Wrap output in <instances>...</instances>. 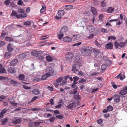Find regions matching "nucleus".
<instances>
[{"mask_svg": "<svg viewBox=\"0 0 127 127\" xmlns=\"http://www.w3.org/2000/svg\"><path fill=\"white\" fill-rule=\"evenodd\" d=\"M92 47L89 46H85L83 47L82 49V53L86 55H89L90 52L92 51Z\"/></svg>", "mask_w": 127, "mask_h": 127, "instance_id": "obj_1", "label": "nucleus"}, {"mask_svg": "<svg viewBox=\"0 0 127 127\" xmlns=\"http://www.w3.org/2000/svg\"><path fill=\"white\" fill-rule=\"evenodd\" d=\"M17 13L16 11L13 10L11 14V16L14 17H16L17 18H22L25 17L27 16V15L26 13L24 14H21L19 15L17 14Z\"/></svg>", "mask_w": 127, "mask_h": 127, "instance_id": "obj_2", "label": "nucleus"}, {"mask_svg": "<svg viewBox=\"0 0 127 127\" xmlns=\"http://www.w3.org/2000/svg\"><path fill=\"white\" fill-rule=\"evenodd\" d=\"M123 15L122 14H120V17H119L117 19H112L109 20V22H111L113 21H118L116 24V25H119L121 24L123 21Z\"/></svg>", "mask_w": 127, "mask_h": 127, "instance_id": "obj_3", "label": "nucleus"}, {"mask_svg": "<svg viewBox=\"0 0 127 127\" xmlns=\"http://www.w3.org/2000/svg\"><path fill=\"white\" fill-rule=\"evenodd\" d=\"M46 73L47 74L49 75L50 76L51 75L54 76L56 74V73L53 70L52 68L51 67H49L46 68Z\"/></svg>", "mask_w": 127, "mask_h": 127, "instance_id": "obj_4", "label": "nucleus"}, {"mask_svg": "<svg viewBox=\"0 0 127 127\" xmlns=\"http://www.w3.org/2000/svg\"><path fill=\"white\" fill-rule=\"evenodd\" d=\"M86 31L89 32H92L95 31V28L92 25H88L86 28Z\"/></svg>", "mask_w": 127, "mask_h": 127, "instance_id": "obj_5", "label": "nucleus"}, {"mask_svg": "<svg viewBox=\"0 0 127 127\" xmlns=\"http://www.w3.org/2000/svg\"><path fill=\"white\" fill-rule=\"evenodd\" d=\"M79 105V104H77L75 102H72L70 104L68 105L67 106V108L69 109H70L73 108H75L76 106Z\"/></svg>", "mask_w": 127, "mask_h": 127, "instance_id": "obj_6", "label": "nucleus"}, {"mask_svg": "<svg viewBox=\"0 0 127 127\" xmlns=\"http://www.w3.org/2000/svg\"><path fill=\"white\" fill-rule=\"evenodd\" d=\"M114 101L117 103L119 102L120 101V97L119 95L115 94L113 96Z\"/></svg>", "mask_w": 127, "mask_h": 127, "instance_id": "obj_7", "label": "nucleus"}, {"mask_svg": "<svg viewBox=\"0 0 127 127\" xmlns=\"http://www.w3.org/2000/svg\"><path fill=\"white\" fill-rule=\"evenodd\" d=\"M7 70L11 74H14L16 72V70L14 67H10L8 68Z\"/></svg>", "mask_w": 127, "mask_h": 127, "instance_id": "obj_8", "label": "nucleus"}, {"mask_svg": "<svg viewBox=\"0 0 127 127\" xmlns=\"http://www.w3.org/2000/svg\"><path fill=\"white\" fill-rule=\"evenodd\" d=\"M74 61L75 63L78 65H81V63L80 57L79 56H76L74 58Z\"/></svg>", "mask_w": 127, "mask_h": 127, "instance_id": "obj_9", "label": "nucleus"}, {"mask_svg": "<svg viewBox=\"0 0 127 127\" xmlns=\"http://www.w3.org/2000/svg\"><path fill=\"white\" fill-rule=\"evenodd\" d=\"M105 48L111 50L113 49V45L112 43L110 42L107 43L105 46Z\"/></svg>", "mask_w": 127, "mask_h": 127, "instance_id": "obj_10", "label": "nucleus"}, {"mask_svg": "<svg viewBox=\"0 0 127 127\" xmlns=\"http://www.w3.org/2000/svg\"><path fill=\"white\" fill-rule=\"evenodd\" d=\"M74 56L73 54L70 52H68L65 55V57L67 59H71Z\"/></svg>", "mask_w": 127, "mask_h": 127, "instance_id": "obj_11", "label": "nucleus"}, {"mask_svg": "<svg viewBox=\"0 0 127 127\" xmlns=\"http://www.w3.org/2000/svg\"><path fill=\"white\" fill-rule=\"evenodd\" d=\"M77 66L79 67L80 65H78L76 63L73 64L72 66V71L74 72L79 71V69L77 68Z\"/></svg>", "mask_w": 127, "mask_h": 127, "instance_id": "obj_12", "label": "nucleus"}, {"mask_svg": "<svg viewBox=\"0 0 127 127\" xmlns=\"http://www.w3.org/2000/svg\"><path fill=\"white\" fill-rule=\"evenodd\" d=\"M63 41L65 42H69L72 41L71 38L69 36H66L63 38Z\"/></svg>", "mask_w": 127, "mask_h": 127, "instance_id": "obj_13", "label": "nucleus"}, {"mask_svg": "<svg viewBox=\"0 0 127 127\" xmlns=\"http://www.w3.org/2000/svg\"><path fill=\"white\" fill-rule=\"evenodd\" d=\"M41 53V52L38 51H33L31 52V54L33 56H38Z\"/></svg>", "mask_w": 127, "mask_h": 127, "instance_id": "obj_14", "label": "nucleus"}, {"mask_svg": "<svg viewBox=\"0 0 127 127\" xmlns=\"http://www.w3.org/2000/svg\"><path fill=\"white\" fill-rule=\"evenodd\" d=\"M67 27L66 26H64L61 28L60 31V33H65L67 31Z\"/></svg>", "mask_w": 127, "mask_h": 127, "instance_id": "obj_15", "label": "nucleus"}, {"mask_svg": "<svg viewBox=\"0 0 127 127\" xmlns=\"http://www.w3.org/2000/svg\"><path fill=\"white\" fill-rule=\"evenodd\" d=\"M72 37L73 39L76 40L80 38L81 36L80 35L78 34L73 35H72Z\"/></svg>", "mask_w": 127, "mask_h": 127, "instance_id": "obj_16", "label": "nucleus"}, {"mask_svg": "<svg viewBox=\"0 0 127 127\" xmlns=\"http://www.w3.org/2000/svg\"><path fill=\"white\" fill-rule=\"evenodd\" d=\"M91 11L93 14L95 15L97 14V11L96 9L94 7H91Z\"/></svg>", "mask_w": 127, "mask_h": 127, "instance_id": "obj_17", "label": "nucleus"}, {"mask_svg": "<svg viewBox=\"0 0 127 127\" xmlns=\"http://www.w3.org/2000/svg\"><path fill=\"white\" fill-rule=\"evenodd\" d=\"M80 96L79 95V94L77 93L76 95H74V98L77 100L76 101L77 104H79L80 101L79 100L80 99Z\"/></svg>", "mask_w": 127, "mask_h": 127, "instance_id": "obj_18", "label": "nucleus"}, {"mask_svg": "<svg viewBox=\"0 0 127 127\" xmlns=\"http://www.w3.org/2000/svg\"><path fill=\"white\" fill-rule=\"evenodd\" d=\"M114 11V8L112 7H109L107 9L106 12L108 13H112Z\"/></svg>", "mask_w": 127, "mask_h": 127, "instance_id": "obj_19", "label": "nucleus"}, {"mask_svg": "<svg viewBox=\"0 0 127 127\" xmlns=\"http://www.w3.org/2000/svg\"><path fill=\"white\" fill-rule=\"evenodd\" d=\"M18 62V60L16 59H15L11 62L10 64L12 65H15Z\"/></svg>", "mask_w": 127, "mask_h": 127, "instance_id": "obj_20", "label": "nucleus"}, {"mask_svg": "<svg viewBox=\"0 0 127 127\" xmlns=\"http://www.w3.org/2000/svg\"><path fill=\"white\" fill-rule=\"evenodd\" d=\"M64 14V11L62 10H60L58 11V14L59 16L62 17L63 16Z\"/></svg>", "mask_w": 127, "mask_h": 127, "instance_id": "obj_21", "label": "nucleus"}, {"mask_svg": "<svg viewBox=\"0 0 127 127\" xmlns=\"http://www.w3.org/2000/svg\"><path fill=\"white\" fill-rule=\"evenodd\" d=\"M6 70L4 67H2V65L0 64V73H5Z\"/></svg>", "mask_w": 127, "mask_h": 127, "instance_id": "obj_22", "label": "nucleus"}, {"mask_svg": "<svg viewBox=\"0 0 127 127\" xmlns=\"http://www.w3.org/2000/svg\"><path fill=\"white\" fill-rule=\"evenodd\" d=\"M7 50L8 51L11 52L13 50L12 47V46L9 43L7 46Z\"/></svg>", "mask_w": 127, "mask_h": 127, "instance_id": "obj_23", "label": "nucleus"}, {"mask_svg": "<svg viewBox=\"0 0 127 127\" xmlns=\"http://www.w3.org/2000/svg\"><path fill=\"white\" fill-rule=\"evenodd\" d=\"M49 75L47 74L46 73L45 75L42 76V77L41 78V79L42 80H45L47 78L50 76Z\"/></svg>", "mask_w": 127, "mask_h": 127, "instance_id": "obj_24", "label": "nucleus"}, {"mask_svg": "<svg viewBox=\"0 0 127 127\" xmlns=\"http://www.w3.org/2000/svg\"><path fill=\"white\" fill-rule=\"evenodd\" d=\"M64 8L66 9H70L73 8V6L72 5H66L65 6Z\"/></svg>", "mask_w": 127, "mask_h": 127, "instance_id": "obj_25", "label": "nucleus"}, {"mask_svg": "<svg viewBox=\"0 0 127 127\" xmlns=\"http://www.w3.org/2000/svg\"><path fill=\"white\" fill-rule=\"evenodd\" d=\"M21 121L22 120L20 118H17L16 119L15 121H13V123L17 124L20 123Z\"/></svg>", "mask_w": 127, "mask_h": 127, "instance_id": "obj_26", "label": "nucleus"}, {"mask_svg": "<svg viewBox=\"0 0 127 127\" xmlns=\"http://www.w3.org/2000/svg\"><path fill=\"white\" fill-rule=\"evenodd\" d=\"M11 55V54L9 52H6L5 54V58L8 59L10 57Z\"/></svg>", "mask_w": 127, "mask_h": 127, "instance_id": "obj_27", "label": "nucleus"}, {"mask_svg": "<svg viewBox=\"0 0 127 127\" xmlns=\"http://www.w3.org/2000/svg\"><path fill=\"white\" fill-rule=\"evenodd\" d=\"M123 89V90L121 91L120 92V93L122 95H125L127 93V91Z\"/></svg>", "mask_w": 127, "mask_h": 127, "instance_id": "obj_28", "label": "nucleus"}, {"mask_svg": "<svg viewBox=\"0 0 127 127\" xmlns=\"http://www.w3.org/2000/svg\"><path fill=\"white\" fill-rule=\"evenodd\" d=\"M25 76L24 75L20 74L18 77V78L19 79L21 80H23L24 79Z\"/></svg>", "mask_w": 127, "mask_h": 127, "instance_id": "obj_29", "label": "nucleus"}, {"mask_svg": "<svg viewBox=\"0 0 127 127\" xmlns=\"http://www.w3.org/2000/svg\"><path fill=\"white\" fill-rule=\"evenodd\" d=\"M33 93L35 95H38L40 93V92L38 89H35L32 91Z\"/></svg>", "mask_w": 127, "mask_h": 127, "instance_id": "obj_30", "label": "nucleus"}, {"mask_svg": "<svg viewBox=\"0 0 127 127\" xmlns=\"http://www.w3.org/2000/svg\"><path fill=\"white\" fill-rule=\"evenodd\" d=\"M27 56L26 53H23L20 54L19 55V57L20 58L24 59Z\"/></svg>", "mask_w": 127, "mask_h": 127, "instance_id": "obj_31", "label": "nucleus"}, {"mask_svg": "<svg viewBox=\"0 0 127 127\" xmlns=\"http://www.w3.org/2000/svg\"><path fill=\"white\" fill-rule=\"evenodd\" d=\"M8 119L7 118H5L4 119H3L2 121L0 122L1 123V124L3 125H5L6 123L8 122Z\"/></svg>", "mask_w": 127, "mask_h": 127, "instance_id": "obj_32", "label": "nucleus"}, {"mask_svg": "<svg viewBox=\"0 0 127 127\" xmlns=\"http://www.w3.org/2000/svg\"><path fill=\"white\" fill-rule=\"evenodd\" d=\"M5 39L6 40L8 41H11L13 40V39L10 37L6 36L5 37Z\"/></svg>", "mask_w": 127, "mask_h": 127, "instance_id": "obj_33", "label": "nucleus"}, {"mask_svg": "<svg viewBox=\"0 0 127 127\" xmlns=\"http://www.w3.org/2000/svg\"><path fill=\"white\" fill-rule=\"evenodd\" d=\"M46 8L45 5H43L42 6V8L40 10V12L41 13H42L44 12Z\"/></svg>", "mask_w": 127, "mask_h": 127, "instance_id": "obj_34", "label": "nucleus"}, {"mask_svg": "<svg viewBox=\"0 0 127 127\" xmlns=\"http://www.w3.org/2000/svg\"><path fill=\"white\" fill-rule=\"evenodd\" d=\"M126 43L125 42H121L119 43V47L121 48H123L125 45Z\"/></svg>", "mask_w": 127, "mask_h": 127, "instance_id": "obj_35", "label": "nucleus"}, {"mask_svg": "<svg viewBox=\"0 0 127 127\" xmlns=\"http://www.w3.org/2000/svg\"><path fill=\"white\" fill-rule=\"evenodd\" d=\"M6 33H3L2 32L0 35V38L2 40H3L4 39V38L5 37V36L6 35Z\"/></svg>", "mask_w": 127, "mask_h": 127, "instance_id": "obj_36", "label": "nucleus"}, {"mask_svg": "<svg viewBox=\"0 0 127 127\" xmlns=\"http://www.w3.org/2000/svg\"><path fill=\"white\" fill-rule=\"evenodd\" d=\"M46 59L49 62L52 61H53L52 58L49 56H47Z\"/></svg>", "mask_w": 127, "mask_h": 127, "instance_id": "obj_37", "label": "nucleus"}, {"mask_svg": "<svg viewBox=\"0 0 127 127\" xmlns=\"http://www.w3.org/2000/svg\"><path fill=\"white\" fill-rule=\"evenodd\" d=\"M35 127H37L39 126L40 124L42 123L41 122H34Z\"/></svg>", "mask_w": 127, "mask_h": 127, "instance_id": "obj_38", "label": "nucleus"}, {"mask_svg": "<svg viewBox=\"0 0 127 127\" xmlns=\"http://www.w3.org/2000/svg\"><path fill=\"white\" fill-rule=\"evenodd\" d=\"M107 110L110 111H112L113 110V108L112 106L110 105L108 106L107 107Z\"/></svg>", "mask_w": 127, "mask_h": 127, "instance_id": "obj_39", "label": "nucleus"}, {"mask_svg": "<svg viewBox=\"0 0 127 127\" xmlns=\"http://www.w3.org/2000/svg\"><path fill=\"white\" fill-rule=\"evenodd\" d=\"M107 65L106 64H104L102 65L101 66V68L102 70H103L104 71L105 69L107 67Z\"/></svg>", "mask_w": 127, "mask_h": 127, "instance_id": "obj_40", "label": "nucleus"}, {"mask_svg": "<svg viewBox=\"0 0 127 127\" xmlns=\"http://www.w3.org/2000/svg\"><path fill=\"white\" fill-rule=\"evenodd\" d=\"M95 44L98 46L100 47L101 46V45L100 43L98 42L97 40H95Z\"/></svg>", "mask_w": 127, "mask_h": 127, "instance_id": "obj_41", "label": "nucleus"}, {"mask_svg": "<svg viewBox=\"0 0 127 127\" xmlns=\"http://www.w3.org/2000/svg\"><path fill=\"white\" fill-rule=\"evenodd\" d=\"M74 81L73 82L74 83H77V81L78 80L79 77L78 76H74L73 77Z\"/></svg>", "mask_w": 127, "mask_h": 127, "instance_id": "obj_42", "label": "nucleus"}, {"mask_svg": "<svg viewBox=\"0 0 127 127\" xmlns=\"http://www.w3.org/2000/svg\"><path fill=\"white\" fill-rule=\"evenodd\" d=\"M63 80V78L62 77L58 78L56 80V82L58 83H60L61 81Z\"/></svg>", "mask_w": 127, "mask_h": 127, "instance_id": "obj_43", "label": "nucleus"}, {"mask_svg": "<svg viewBox=\"0 0 127 127\" xmlns=\"http://www.w3.org/2000/svg\"><path fill=\"white\" fill-rule=\"evenodd\" d=\"M6 96H4L3 95H2L0 96V101H1L5 99Z\"/></svg>", "mask_w": 127, "mask_h": 127, "instance_id": "obj_44", "label": "nucleus"}, {"mask_svg": "<svg viewBox=\"0 0 127 127\" xmlns=\"http://www.w3.org/2000/svg\"><path fill=\"white\" fill-rule=\"evenodd\" d=\"M24 25L26 26H30L31 25V22L30 21H27L24 23Z\"/></svg>", "mask_w": 127, "mask_h": 127, "instance_id": "obj_45", "label": "nucleus"}, {"mask_svg": "<svg viewBox=\"0 0 127 127\" xmlns=\"http://www.w3.org/2000/svg\"><path fill=\"white\" fill-rule=\"evenodd\" d=\"M116 39V37H114L112 36H109L108 38V40H110V39H111L113 40H114Z\"/></svg>", "mask_w": 127, "mask_h": 127, "instance_id": "obj_46", "label": "nucleus"}, {"mask_svg": "<svg viewBox=\"0 0 127 127\" xmlns=\"http://www.w3.org/2000/svg\"><path fill=\"white\" fill-rule=\"evenodd\" d=\"M100 3L102 7H105L106 6V2H105L104 1H103L102 2H101Z\"/></svg>", "mask_w": 127, "mask_h": 127, "instance_id": "obj_47", "label": "nucleus"}, {"mask_svg": "<svg viewBox=\"0 0 127 127\" xmlns=\"http://www.w3.org/2000/svg\"><path fill=\"white\" fill-rule=\"evenodd\" d=\"M101 31L103 33H108L109 32V31L108 30L105 29L104 28L102 29Z\"/></svg>", "mask_w": 127, "mask_h": 127, "instance_id": "obj_48", "label": "nucleus"}, {"mask_svg": "<svg viewBox=\"0 0 127 127\" xmlns=\"http://www.w3.org/2000/svg\"><path fill=\"white\" fill-rule=\"evenodd\" d=\"M86 81V80L83 78H81L80 79L79 83H82L85 82Z\"/></svg>", "mask_w": 127, "mask_h": 127, "instance_id": "obj_49", "label": "nucleus"}, {"mask_svg": "<svg viewBox=\"0 0 127 127\" xmlns=\"http://www.w3.org/2000/svg\"><path fill=\"white\" fill-rule=\"evenodd\" d=\"M4 3L6 5H8L10 3V0H6L4 2Z\"/></svg>", "mask_w": 127, "mask_h": 127, "instance_id": "obj_50", "label": "nucleus"}, {"mask_svg": "<svg viewBox=\"0 0 127 127\" xmlns=\"http://www.w3.org/2000/svg\"><path fill=\"white\" fill-rule=\"evenodd\" d=\"M114 45L115 46V47L117 49L118 48V47H119V44L117 42H114Z\"/></svg>", "mask_w": 127, "mask_h": 127, "instance_id": "obj_51", "label": "nucleus"}, {"mask_svg": "<svg viewBox=\"0 0 127 127\" xmlns=\"http://www.w3.org/2000/svg\"><path fill=\"white\" fill-rule=\"evenodd\" d=\"M7 111V110L6 109V108H4L2 110L1 112L2 114L4 115V114L6 113Z\"/></svg>", "mask_w": 127, "mask_h": 127, "instance_id": "obj_52", "label": "nucleus"}, {"mask_svg": "<svg viewBox=\"0 0 127 127\" xmlns=\"http://www.w3.org/2000/svg\"><path fill=\"white\" fill-rule=\"evenodd\" d=\"M93 52L96 53H98L100 52V51L97 49H94Z\"/></svg>", "mask_w": 127, "mask_h": 127, "instance_id": "obj_53", "label": "nucleus"}, {"mask_svg": "<svg viewBox=\"0 0 127 127\" xmlns=\"http://www.w3.org/2000/svg\"><path fill=\"white\" fill-rule=\"evenodd\" d=\"M18 82L12 80H11L10 81V83L12 85H14L16 84Z\"/></svg>", "mask_w": 127, "mask_h": 127, "instance_id": "obj_54", "label": "nucleus"}, {"mask_svg": "<svg viewBox=\"0 0 127 127\" xmlns=\"http://www.w3.org/2000/svg\"><path fill=\"white\" fill-rule=\"evenodd\" d=\"M97 122L98 124H100L103 122V120L102 119H100L97 120Z\"/></svg>", "mask_w": 127, "mask_h": 127, "instance_id": "obj_55", "label": "nucleus"}, {"mask_svg": "<svg viewBox=\"0 0 127 127\" xmlns=\"http://www.w3.org/2000/svg\"><path fill=\"white\" fill-rule=\"evenodd\" d=\"M63 33H61V34H60L58 35V37L59 39L61 40L64 34H63Z\"/></svg>", "mask_w": 127, "mask_h": 127, "instance_id": "obj_56", "label": "nucleus"}, {"mask_svg": "<svg viewBox=\"0 0 127 127\" xmlns=\"http://www.w3.org/2000/svg\"><path fill=\"white\" fill-rule=\"evenodd\" d=\"M111 83L112 85V86L114 89H116L117 88V86L115 84L114 82H111Z\"/></svg>", "mask_w": 127, "mask_h": 127, "instance_id": "obj_57", "label": "nucleus"}, {"mask_svg": "<svg viewBox=\"0 0 127 127\" xmlns=\"http://www.w3.org/2000/svg\"><path fill=\"white\" fill-rule=\"evenodd\" d=\"M56 117L59 119H62L63 118V116L62 115H57L56 116Z\"/></svg>", "mask_w": 127, "mask_h": 127, "instance_id": "obj_58", "label": "nucleus"}, {"mask_svg": "<svg viewBox=\"0 0 127 127\" xmlns=\"http://www.w3.org/2000/svg\"><path fill=\"white\" fill-rule=\"evenodd\" d=\"M34 122H31L29 123V126L30 127H34L35 126Z\"/></svg>", "mask_w": 127, "mask_h": 127, "instance_id": "obj_59", "label": "nucleus"}, {"mask_svg": "<svg viewBox=\"0 0 127 127\" xmlns=\"http://www.w3.org/2000/svg\"><path fill=\"white\" fill-rule=\"evenodd\" d=\"M54 113L56 115L59 114L60 112L59 110H54L53 111Z\"/></svg>", "mask_w": 127, "mask_h": 127, "instance_id": "obj_60", "label": "nucleus"}, {"mask_svg": "<svg viewBox=\"0 0 127 127\" xmlns=\"http://www.w3.org/2000/svg\"><path fill=\"white\" fill-rule=\"evenodd\" d=\"M82 42H80L78 43H75L73 44V46H79L81 45V44Z\"/></svg>", "mask_w": 127, "mask_h": 127, "instance_id": "obj_61", "label": "nucleus"}, {"mask_svg": "<svg viewBox=\"0 0 127 127\" xmlns=\"http://www.w3.org/2000/svg\"><path fill=\"white\" fill-rule=\"evenodd\" d=\"M23 4V2L21 0H19L17 3V4L18 5H22Z\"/></svg>", "mask_w": 127, "mask_h": 127, "instance_id": "obj_62", "label": "nucleus"}, {"mask_svg": "<svg viewBox=\"0 0 127 127\" xmlns=\"http://www.w3.org/2000/svg\"><path fill=\"white\" fill-rule=\"evenodd\" d=\"M83 21L85 23H87L88 22V19L86 18H84L83 19Z\"/></svg>", "mask_w": 127, "mask_h": 127, "instance_id": "obj_63", "label": "nucleus"}, {"mask_svg": "<svg viewBox=\"0 0 127 127\" xmlns=\"http://www.w3.org/2000/svg\"><path fill=\"white\" fill-rule=\"evenodd\" d=\"M55 119V117H52L51 118L49 119V121L51 123H52L54 121V120Z\"/></svg>", "mask_w": 127, "mask_h": 127, "instance_id": "obj_64", "label": "nucleus"}]
</instances>
